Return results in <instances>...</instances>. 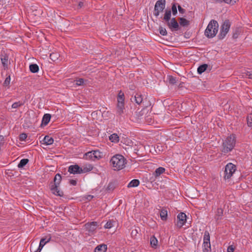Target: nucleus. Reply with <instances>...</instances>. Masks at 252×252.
Returning <instances> with one entry per match:
<instances>
[{
  "label": "nucleus",
  "mask_w": 252,
  "mask_h": 252,
  "mask_svg": "<svg viewBox=\"0 0 252 252\" xmlns=\"http://www.w3.org/2000/svg\"><path fill=\"white\" fill-rule=\"evenodd\" d=\"M110 162L114 170H120L125 167L126 160L122 155L116 154L111 158Z\"/></svg>",
  "instance_id": "obj_1"
},
{
  "label": "nucleus",
  "mask_w": 252,
  "mask_h": 252,
  "mask_svg": "<svg viewBox=\"0 0 252 252\" xmlns=\"http://www.w3.org/2000/svg\"><path fill=\"white\" fill-rule=\"evenodd\" d=\"M236 144L235 137L234 135L228 136L223 141L222 152L226 154L231 151L234 148Z\"/></svg>",
  "instance_id": "obj_2"
},
{
  "label": "nucleus",
  "mask_w": 252,
  "mask_h": 252,
  "mask_svg": "<svg viewBox=\"0 0 252 252\" xmlns=\"http://www.w3.org/2000/svg\"><path fill=\"white\" fill-rule=\"evenodd\" d=\"M218 22L214 20H211L205 31V35L209 38L214 37L218 32Z\"/></svg>",
  "instance_id": "obj_3"
},
{
  "label": "nucleus",
  "mask_w": 252,
  "mask_h": 252,
  "mask_svg": "<svg viewBox=\"0 0 252 252\" xmlns=\"http://www.w3.org/2000/svg\"><path fill=\"white\" fill-rule=\"evenodd\" d=\"M102 153L98 150L92 151L86 153L84 158L88 160H95L102 158Z\"/></svg>",
  "instance_id": "obj_4"
},
{
  "label": "nucleus",
  "mask_w": 252,
  "mask_h": 252,
  "mask_svg": "<svg viewBox=\"0 0 252 252\" xmlns=\"http://www.w3.org/2000/svg\"><path fill=\"white\" fill-rule=\"evenodd\" d=\"M236 170V166L234 164L232 163H227L225 168L224 179L225 180L230 179L235 173Z\"/></svg>",
  "instance_id": "obj_5"
},
{
  "label": "nucleus",
  "mask_w": 252,
  "mask_h": 252,
  "mask_svg": "<svg viewBox=\"0 0 252 252\" xmlns=\"http://www.w3.org/2000/svg\"><path fill=\"white\" fill-rule=\"evenodd\" d=\"M165 0H158L155 5L154 15L158 17L165 7Z\"/></svg>",
  "instance_id": "obj_6"
},
{
  "label": "nucleus",
  "mask_w": 252,
  "mask_h": 252,
  "mask_svg": "<svg viewBox=\"0 0 252 252\" xmlns=\"http://www.w3.org/2000/svg\"><path fill=\"white\" fill-rule=\"evenodd\" d=\"M230 27V24L229 21H225L222 24L220 33L219 34L220 39H223L226 35Z\"/></svg>",
  "instance_id": "obj_7"
},
{
  "label": "nucleus",
  "mask_w": 252,
  "mask_h": 252,
  "mask_svg": "<svg viewBox=\"0 0 252 252\" xmlns=\"http://www.w3.org/2000/svg\"><path fill=\"white\" fill-rule=\"evenodd\" d=\"M177 225L179 227H182L187 221L186 214L183 212L180 213L177 217Z\"/></svg>",
  "instance_id": "obj_8"
},
{
  "label": "nucleus",
  "mask_w": 252,
  "mask_h": 252,
  "mask_svg": "<svg viewBox=\"0 0 252 252\" xmlns=\"http://www.w3.org/2000/svg\"><path fill=\"white\" fill-rule=\"evenodd\" d=\"M85 228L90 234H93L97 227V223L95 221L87 223L85 224Z\"/></svg>",
  "instance_id": "obj_9"
},
{
  "label": "nucleus",
  "mask_w": 252,
  "mask_h": 252,
  "mask_svg": "<svg viewBox=\"0 0 252 252\" xmlns=\"http://www.w3.org/2000/svg\"><path fill=\"white\" fill-rule=\"evenodd\" d=\"M68 171L70 174H79L81 173V167L77 164L70 165L68 167Z\"/></svg>",
  "instance_id": "obj_10"
},
{
  "label": "nucleus",
  "mask_w": 252,
  "mask_h": 252,
  "mask_svg": "<svg viewBox=\"0 0 252 252\" xmlns=\"http://www.w3.org/2000/svg\"><path fill=\"white\" fill-rule=\"evenodd\" d=\"M167 25L169 29L172 31L177 30L179 28V24L178 22L176 21L175 18H173L170 21H168Z\"/></svg>",
  "instance_id": "obj_11"
},
{
  "label": "nucleus",
  "mask_w": 252,
  "mask_h": 252,
  "mask_svg": "<svg viewBox=\"0 0 252 252\" xmlns=\"http://www.w3.org/2000/svg\"><path fill=\"white\" fill-rule=\"evenodd\" d=\"M59 186H56L55 185L53 184L50 187V189L52 193L54 194L59 196H62L63 195V192L60 190Z\"/></svg>",
  "instance_id": "obj_12"
},
{
  "label": "nucleus",
  "mask_w": 252,
  "mask_h": 252,
  "mask_svg": "<svg viewBox=\"0 0 252 252\" xmlns=\"http://www.w3.org/2000/svg\"><path fill=\"white\" fill-rule=\"evenodd\" d=\"M93 169V166L91 164H86L81 167V173H85L91 171Z\"/></svg>",
  "instance_id": "obj_13"
},
{
  "label": "nucleus",
  "mask_w": 252,
  "mask_h": 252,
  "mask_svg": "<svg viewBox=\"0 0 252 252\" xmlns=\"http://www.w3.org/2000/svg\"><path fill=\"white\" fill-rule=\"evenodd\" d=\"M165 172V169L164 167H159L156 169L153 175L155 178H157Z\"/></svg>",
  "instance_id": "obj_14"
},
{
  "label": "nucleus",
  "mask_w": 252,
  "mask_h": 252,
  "mask_svg": "<svg viewBox=\"0 0 252 252\" xmlns=\"http://www.w3.org/2000/svg\"><path fill=\"white\" fill-rule=\"evenodd\" d=\"M107 249V247L106 245L100 244L95 247L94 252H106Z\"/></svg>",
  "instance_id": "obj_15"
},
{
  "label": "nucleus",
  "mask_w": 252,
  "mask_h": 252,
  "mask_svg": "<svg viewBox=\"0 0 252 252\" xmlns=\"http://www.w3.org/2000/svg\"><path fill=\"white\" fill-rule=\"evenodd\" d=\"M43 142V144L46 145H50L53 143L54 139L48 135H46L44 137Z\"/></svg>",
  "instance_id": "obj_16"
},
{
  "label": "nucleus",
  "mask_w": 252,
  "mask_h": 252,
  "mask_svg": "<svg viewBox=\"0 0 252 252\" xmlns=\"http://www.w3.org/2000/svg\"><path fill=\"white\" fill-rule=\"evenodd\" d=\"M211 245L210 242V235L208 231L204 232L203 237V245Z\"/></svg>",
  "instance_id": "obj_17"
},
{
  "label": "nucleus",
  "mask_w": 252,
  "mask_h": 252,
  "mask_svg": "<svg viewBox=\"0 0 252 252\" xmlns=\"http://www.w3.org/2000/svg\"><path fill=\"white\" fill-rule=\"evenodd\" d=\"M133 100L137 104H140L142 103L143 100V97L142 94L137 93L133 97Z\"/></svg>",
  "instance_id": "obj_18"
},
{
  "label": "nucleus",
  "mask_w": 252,
  "mask_h": 252,
  "mask_svg": "<svg viewBox=\"0 0 252 252\" xmlns=\"http://www.w3.org/2000/svg\"><path fill=\"white\" fill-rule=\"evenodd\" d=\"M158 244V241L157 238L155 236H152L150 238V245L151 247L154 249L157 248Z\"/></svg>",
  "instance_id": "obj_19"
},
{
  "label": "nucleus",
  "mask_w": 252,
  "mask_h": 252,
  "mask_svg": "<svg viewBox=\"0 0 252 252\" xmlns=\"http://www.w3.org/2000/svg\"><path fill=\"white\" fill-rule=\"evenodd\" d=\"M51 119V115L49 114L44 115L42 120V125L46 126L49 122Z\"/></svg>",
  "instance_id": "obj_20"
},
{
  "label": "nucleus",
  "mask_w": 252,
  "mask_h": 252,
  "mask_svg": "<svg viewBox=\"0 0 252 252\" xmlns=\"http://www.w3.org/2000/svg\"><path fill=\"white\" fill-rule=\"evenodd\" d=\"M124 104H117V114L121 115L124 112Z\"/></svg>",
  "instance_id": "obj_21"
},
{
  "label": "nucleus",
  "mask_w": 252,
  "mask_h": 252,
  "mask_svg": "<svg viewBox=\"0 0 252 252\" xmlns=\"http://www.w3.org/2000/svg\"><path fill=\"white\" fill-rule=\"evenodd\" d=\"M116 224V221L114 220H109L104 225V227L105 229H110L113 227Z\"/></svg>",
  "instance_id": "obj_22"
},
{
  "label": "nucleus",
  "mask_w": 252,
  "mask_h": 252,
  "mask_svg": "<svg viewBox=\"0 0 252 252\" xmlns=\"http://www.w3.org/2000/svg\"><path fill=\"white\" fill-rule=\"evenodd\" d=\"M140 182L137 179H133L131 180L128 184V188L136 187L139 186Z\"/></svg>",
  "instance_id": "obj_23"
},
{
  "label": "nucleus",
  "mask_w": 252,
  "mask_h": 252,
  "mask_svg": "<svg viewBox=\"0 0 252 252\" xmlns=\"http://www.w3.org/2000/svg\"><path fill=\"white\" fill-rule=\"evenodd\" d=\"M62 180V176L60 174H57L54 179V184L53 185H55L56 186H60V183Z\"/></svg>",
  "instance_id": "obj_24"
},
{
  "label": "nucleus",
  "mask_w": 252,
  "mask_h": 252,
  "mask_svg": "<svg viewBox=\"0 0 252 252\" xmlns=\"http://www.w3.org/2000/svg\"><path fill=\"white\" fill-rule=\"evenodd\" d=\"M124 94L121 91H120L118 96V103L117 104H124Z\"/></svg>",
  "instance_id": "obj_25"
},
{
  "label": "nucleus",
  "mask_w": 252,
  "mask_h": 252,
  "mask_svg": "<svg viewBox=\"0 0 252 252\" xmlns=\"http://www.w3.org/2000/svg\"><path fill=\"white\" fill-rule=\"evenodd\" d=\"M29 68H30V70L32 73H36L39 70V67L35 63H33V64H30L29 66Z\"/></svg>",
  "instance_id": "obj_26"
},
{
  "label": "nucleus",
  "mask_w": 252,
  "mask_h": 252,
  "mask_svg": "<svg viewBox=\"0 0 252 252\" xmlns=\"http://www.w3.org/2000/svg\"><path fill=\"white\" fill-rule=\"evenodd\" d=\"M109 140L113 143H118L119 141V137L116 133H113L109 136Z\"/></svg>",
  "instance_id": "obj_27"
},
{
  "label": "nucleus",
  "mask_w": 252,
  "mask_h": 252,
  "mask_svg": "<svg viewBox=\"0 0 252 252\" xmlns=\"http://www.w3.org/2000/svg\"><path fill=\"white\" fill-rule=\"evenodd\" d=\"M171 15V12L170 10L166 9L165 11V13L164 15L163 20L165 21L166 22L169 21L170 19Z\"/></svg>",
  "instance_id": "obj_28"
},
{
  "label": "nucleus",
  "mask_w": 252,
  "mask_h": 252,
  "mask_svg": "<svg viewBox=\"0 0 252 252\" xmlns=\"http://www.w3.org/2000/svg\"><path fill=\"white\" fill-rule=\"evenodd\" d=\"M223 214V210L221 208H218L216 212V214L215 217V219L218 220L220 219Z\"/></svg>",
  "instance_id": "obj_29"
},
{
  "label": "nucleus",
  "mask_w": 252,
  "mask_h": 252,
  "mask_svg": "<svg viewBox=\"0 0 252 252\" xmlns=\"http://www.w3.org/2000/svg\"><path fill=\"white\" fill-rule=\"evenodd\" d=\"M160 217L162 220H166L167 218V212L164 209H162L160 212Z\"/></svg>",
  "instance_id": "obj_30"
},
{
  "label": "nucleus",
  "mask_w": 252,
  "mask_h": 252,
  "mask_svg": "<svg viewBox=\"0 0 252 252\" xmlns=\"http://www.w3.org/2000/svg\"><path fill=\"white\" fill-rule=\"evenodd\" d=\"M207 67V65L206 64H204L200 65L197 68V72L198 74H201L203 72H204Z\"/></svg>",
  "instance_id": "obj_31"
},
{
  "label": "nucleus",
  "mask_w": 252,
  "mask_h": 252,
  "mask_svg": "<svg viewBox=\"0 0 252 252\" xmlns=\"http://www.w3.org/2000/svg\"><path fill=\"white\" fill-rule=\"evenodd\" d=\"M29 162V159L27 158H24L20 160L19 163L18 165L19 168H22L25 166Z\"/></svg>",
  "instance_id": "obj_32"
},
{
  "label": "nucleus",
  "mask_w": 252,
  "mask_h": 252,
  "mask_svg": "<svg viewBox=\"0 0 252 252\" xmlns=\"http://www.w3.org/2000/svg\"><path fill=\"white\" fill-rule=\"evenodd\" d=\"M50 240V239H48V240H46V239L45 238H42L40 240V243H39V246L38 247L40 248L41 249H42L43 247H44V246L47 243H48Z\"/></svg>",
  "instance_id": "obj_33"
},
{
  "label": "nucleus",
  "mask_w": 252,
  "mask_h": 252,
  "mask_svg": "<svg viewBox=\"0 0 252 252\" xmlns=\"http://www.w3.org/2000/svg\"><path fill=\"white\" fill-rule=\"evenodd\" d=\"M50 59L52 60L55 61L58 59V58L60 57V55L58 53H54L53 52V53H52L51 54H50Z\"/></svg>",
  "instance_id": "obj_34"
},
{
  "label": "nucleus",
  "mask_w": 252,
  "mask_h": 252,
  "mask_svg": "<svg viewBox=\"0 0 252 252\" xmlns=\"http://www.w3.org/2000/svg\"><path fill=\"white\" fill-rule=\"evenodd\" d=\"M220 2L224 1L227 4H234L238 0H218Z\"/></svg>",
  "instance_id": "obj_35"
},
{
  "label": "nucleus",
  "mask_w": 252,
  "mask_h": 252,
  "mask_svg": "<svg viewBox=\"0 0 252 252\" xmlns=\"http://www.w3.org/2000/svg\"><path fill=\"white\" fill-rule=\"evenodd\" d=\"M247 124L249 126H252V114H250L247 116Z\"/></svg>",
  "instance_id": "obj_36"
},
{
  "label": "nucleus",
  "mask_w": 252,
  "mask_h": 252,
  "mask_svg": "<svg viewBox=\"0 0 252 252\" xmlns=\"http://www.w3.org/2000/svg\"><path fill=\"white\" fill-rule=\"evenodd\" d=\"M1 61L3 66H7L8 62V57L4 56L3 58H1Z\"/></svg>",
  "instance_id": "obj_37"
},
{
  "label": "nucleus",
  "mask_w": 252,
  "mask_h": 252,
  "mask_svg": "<svg viewBox=\"0 0 252 252\" xmlns=\"http://www.w3.org/2000/svg\"><path fill=\"white\" fill-rule=\"evenodd\" d=\"M138 233V230L137 229H133L131 232V236L133 239H136Z\"/></svg>",
  "instance_id": "obj_38"
},
{
  "label": "nucleus",
  "mask_w": 252,
  "mask_h": 252,
  "mask_svg": "<svg viewBox=\"0 0 252 252\" xmlns=\"http://www.w3.org/2000/svg\"><path fill=\"white\" fill-rule=\"evenodd\" d=\"M23 104V103L20 101L16 102H14V103H13V104L12 105V108H18L19 107H20L21 106H22Z\"/></svg>",
  "instance_id": "obj_39"
},
{
  "label": "nucleus",
  "mask_w": 252,
  "mask_h": 252,
  "mask_svg": "<svg viewBox=\"0 0 252 252\" xmlns=\"http://www.w3.org/2000/svg\"><path fill=\"white\" fill-rule=\"evenodd\" d=\"M203 252H211V245H203Z\"/></svg>",
  "instance_id": "obj_40"
},
{
  "label": "nucleus",
  "mask_w": 252,
  "mask_h": 252,
  "mask_svg": "<svg viewBox=\"0 0 252 252\" xmlns=\"http://www.w3.org/2000/svg\"><path fill=\"white\" fill-rule=\"evenodd\" d=\"M159 33L162 35L165 36L167 34V31L165 28H163L161 27L159 28Z\"/></svg>",
  "instance_id": "obj_41"
},
{
  "label": "nucleus",
  "mask_w": 252,
  "mask_h": 252,
  "mask_svg": "<svg viewBox=\"0 0 252 252\" xmlns=\"http://www.w3.org/2000/svg\"><path fill=\"white\" fill-rule=\"evenodd\" d=\"M84 83V80L83 79H79L76 81V85L77 86H80Z\"/></svg>",
  "instance_id": "obj_42"
},
{
  "label": "nucleus",
  "mask_w": 252,
  "mask_h": 252,
  "mask_svg": "<svg viewBox=\"0 0 252 252\" xmlns=\"http://www.w3.org/2000/svg\"><path fill=\"white\" fill-rule=\"evenodd\" d=\"M172 11L174 15H175L177 13V7L175 4L172 6Z\"/></svg>",
  "instance_id": "obj_43"
},
{
  "label": "nucleus",
  "mask_w": 252,
  "mask_h": 252,
  "mask_svg": "<svg viewBox=\"0 0 252 252\" xmlns=\"http://www.w3.org/2000/svg\"><path fill=\"white\" fill-rule=\"evenodd\" d=\"M10 80H11V79H10V76L7 77L5 78V81L4 82V85H8L10 83Z\"/></svg>",
  "instance_id": "obj_44"
},
{
  "label": "nucleus",
  "mask_w": 252,
  "mask_h": 252,
  "mask_svg": "<svg viewBox=\"0 0 252 252\" xmlns=\"http://www.w3.org/2000/svg\"><path fill=\"white\" fill-rule=\"evenodd\" d=\"M187 23L186 19L183 18H181L180 20V23L181 25L185 26Z\"/></svg>",
  "instance_id": "obj_45"
},
{
  "label": "nucleus",
  "mask_w": 252,
  "mask_h": 252,
  "mask_svg": "<svg viewBox=\"0 0 252 252\" xmlns=\"http://www.w3.org/2000/svg\"><path fill=\"white\" fill-rule=\"evenodd\" d=\"M169 81L171 84H175L176 83V79L172 76H169Z\"/></svg>",
  "instance_id": "obj_46"
},
{
  "label": "nucleus",
  "mask_w": 252,
  "mask_h": 252,
  "mask_svg": "<svg viewBox=\"0 0 252 252\" xmlns=\"http://www.w3.org/2000/svg\"><path fill=\"white\" fill-rule=\"evenodd\" d=\"M27 137V135L25 133H22L20 135V139L21 140H25Z\"/></svg>",
  "instance_id": "obj_47"
},
{
  "label": "nucleus",
  "mask_w": 252,
  "mask_h": 252,
  "mask_svg": "<svg viewBox=\"0 0 252 252\" xmlns=\"http://www.w3.org/2000/svg\"><path fill=\"white\" fill-rule=\"evenodd\" d=\"M234 251V248L232 246H229L227 248V252H233Z\"/></svg>",
  "instance_id": "obj_48"
},
{
  "label": "nucleus",
  "mask_w": 252,
  "mask_h": 252,
  "mask_svg": "<svg viewBox=\"0 0 252 252\" xmlns=\"http://www.w3.org/2000/svg\"><path fill=\"white\" fill-rule=\"evenodd\" d=\"M70 184L72 186H75L77 184V182L76 180H71L69 181Z\"/></svg>",
  "instance_id": "obj_49"
},
{
  "label": "nucleus",
  "mask_w": 252,
  "mask_h": 252,
  "mask_svg": "<svg viewBox=\"0 0 252 252\" xmlns=\"http://www.w3.org/2000/svg\"><path fill=\"white\" fill-rule=\"evenodd\" d=\"M247 76L250 79H252V71H248Z\"/></svg>",
  "instance_id": "obj_50"
},
{
  "label": "nucleus",
  "mask_w": 252,
  "mask_h": 252,
  "mask_svg": "<svg viewBox=\"0 0 252 252\" xmlns=\"http://www.w3.org/2000/svg\"><path fill=\"white\" fill-rule=\"evenodd\" d=\"M178 10H179V12H182L184 9L181 7V6L180 5H179L178 6Z\"/></svg>",
  "instance_id": "obj_51"
},
{
  "label": "nucleus",
  "mask_w": 252,
  "mask_h": 252,
  "mask_svg": "<svg viewBox=\"0 0 252 252\" xmlns=\"http://www.w3.org/2000/svg\"><path fill=\"white\" fill-rule=\"evenodd\" d=\"M41 250L42 249L38 247V249L34 252H40Z\"/></svg>",
  "instance_id": "obj_52"
},
{
  "label": "nucleus",
  "mask_w": 252,
  "mask_h": 252,
  "mask_svg": "<svg viewBox=\"0 0 252 252\" xmlns=\"http://www.w3.org/2000/svg\"><path fill=\"white\" fill-rule=\"evenodd\" d=\"M83 4V3H79V6L81 7L82 6V5Z\"/></svg>",
  "instance_id": "obj_53"
}]
</instances>
